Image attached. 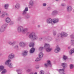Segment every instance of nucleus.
Returning a JSON list of instances; mask_svg holds the SVG:
<instances>
[{
	"label": "nucleus",
	"mask_w": 74,
	"mask_h": 74,
	"mask_svg": "<svg viewBox=\"0 0 74 74\" xmlns=\"http://www.w3.org/2000/svg\"><path fill=\"white\" fill-rule=\"evenodd\" d=\"M17 31L18 33H22L23 34H25L29 31V29L26 28H24L22 26H19L17 28Z\"/></svg>",
	"instance_id": "nucleus-1"
},
{
	"label": "nucleus",
	"mask_w": 74,
	"mask_h": 74,
	"mask_svg": "<svg viewBox=\"0 0 74 74\" xmlns=\"http://www.w3.org/2000/svg\"><path fill=\"white\" fill-rule=\"evenodd\" d=\"M28 37L29 38L33 40H37L38 39V36L36 35V33L34 32H31L28 36Z\"/></svg>",
	"instance_id": "nucleus-2"
},
{
	"label": "nucleus",
	"mask_w": 74,
	"mask_h": 74,
	"mask_svg": "<svg viewBox=\"0 0 74 74\" xmlns=\"http://www.w3.org/2000/svg\"><path fill=\"white\" fill-rule=\"evenodd\" d=\"M11 60L9 59L7 60L5 62V64L7 65L8 67H10V68H12V64L11 63H10V62H11Z\"/></svg>",
	"instance_id": "nucleus-3"
},
{
	"label": "nucleus",
	"mask_w": 74,
	"mask_h": 74,
	"mask_svg": "<svg viewBox=\"0 0 74 74\" xmlns=\"http://www.w3.org/2000/svg\"><path fill=\"white\" fill-rule=\"evenodd\" d=\"M7 24H4L1 26L0 29V32H1L2 33L3 32H4L5 31V29H6V27H7Z\"/></svg>",
	"instance_id": "nucleus-4"
},
{
	"label": "nucleus",
	"mask_w": 74,
	"mask_h": 74,
	"mask_svg": "<svg viewBox=\"0 0 74 74\" xmlns=\"http://www.w3.org/2000/svg\"><path fill=\"white\" fill-rule=\"evenodd\" d=\"M43 55H44V54L42 53V52L40 53L39 54V58H37L35 60V61L36 62H37V61H40V60H41L42 58L43 57Z\"/></svg>",
	"instance_id": "nucleus-5"
},
{
	"label": "nucleus",
	"mask_w": 74,
	"mask_h": 74,
	"mask_svg": "<svg viewBox=\"0 0 74 74\" xmlns=\"http://www.w3.org/2000/svg\"><path fill=\"white\" fill-rule=\"evenodd\" d=\"M34 1L30 0L29 2V5H28L29 8H32L34 7Z\"/></svg>",
	"instance_id": "nucleus-6"
},
{
	"label": "nucleus",
	"mask_w": 74,
	"mask_h": 74,
	"mask_svg": "<svg viewBox=\"0 0 74 74\" xmlns=\"http://www.w3.org/2000/svg\"><path fill=\"white\" fill-rule=\"evenodd\" d=\"M15 58V54L13 53L10 54L8 57V59L10 60V59H14Z\"/></svg>",
	"instance_id": "nucleus-7"
},
{
	"label": "nucleus",
	"mask_w": 74,
	"mask_h": 74,
	"mask_svg": "<svg viewBox=\"0 0 74 74\" xmlns=\"http://www.w3.org/2000/svg\"><path fill=\"white\" fill-rule=\"evenodd\" d=\"M28 8L26 7L24 10H23L22 12L23 15L24 16L27 13V12L28 11Z\"/></svg>",
	"instance_id": "nucleus-8"
},
{
	"label": "nucleus",
	"mask_w": 74,
	"mask_h": 74,
	"mask_svg": "<svg viewBox=\"0 0 74 74\" xmlns=\"http://www.w3.org/2000/svg\"><path fill=\"white\" fill-rule=\"evenodd\" d=\"M19 45L20 47L23 48V47H25L26 46V44L23 42H21L19 43Z\"/></svg>",
	"instance_id": "nucleus-9"
},
{
	"label": "nucleus",
	"mask_w": 74,
	"mask_h": 74,
	"mask_svg": "<svg viewBox=\"0 0 74 74\" xmlns=\"http://www.w3.org/2000/svg\"><path fill=\"white\" fill-rule=\"evenodd\" d=\"M58 14V11L56 10H54L52 11L51 15L53 16H55Z\"/></svg>",
	"instance_id": "nucleus-10"
},
{
	"label": "nucleus",
	"mask_w": 74,
	"mask_h": 74,
	"mask_svg": "<svg viewBox=\"0 0 74 74\" xmlns=\"http://www.w3.org/2000/svg\"><path fill=\"white\" fill-rule=\"evenodd\" d=\"M67 34L66 32H62L60 34L61 37H67Z\"/></svg>",
	"instance_id": "nucleus-11"
},
{
	"label": "nucleus",
	"mask_w": 74,
	"mask_h": 74,
	"mask_svg": "<svg viewBox=\"0 0 74 74\" xmlns=\"http://www.w3.org/2000/svg\"><path fill=\"white\" fill-rule=\"evenodd\" d=\"M46 22L48 24L51 23L52 22V19L51 18H47L46 20Z\"/></svg>",
	"instance_id": "nucleus-12"
},
{
	"label": "nucleus",
	"mask_w": 74,
	"mask_h": 74,
	"mask_svg": "<svg viewBox=\"0 0 74 74\" xmlns=\"http://www.w3.org/2000/svg\"><path fill=\"white\" fill-rule=\"evenodd\" d=\"M71 38V39H72L71 40V42L72 44V45H74V36L73 35H71L70 36Z\"/></svg>",
	"instance_id": "nucleus-13"
},
{
	"label": "nucleus",
	"mask_w": 74,
	"mask_h": 74,
	"mask_svg": "<svg viewBox=\"0 0 74 74\" xmlns=\"http://www.w3.org/2000/svg\"><path fill=\"white\" fill-rule=\"evenodd\" d=\"M60 51V48L58 46H57L56 47V48L54 52L55 53H58Z\"/></svg>",
	"instance_id": "nucleus-14"
},
{
	"label": "nucleus",
	"mask_w": 74,
	"mask_h": 74,
	"mask_svg": "<svg viewBox=\"0 0 74 74\" xmlns=\"http://www.w3.org/2000/svg\"><path fill=\"white\" fill-rule=\"evenodd\" d=\"M45 39L47 40H48V41H51V40H52V38L49 35L47 36Z\"/></svg>",
	"instance_id": "nucleus-15"
},
{
	"label": "nucleus",
	"mask_w": 74,
	"mask_h": 74,
	"mask_svg": "<svg viewBox=\"0 0 74 74\" xmlns=\"http://www.w3.org/2000/svg\"><path fill=\"white\" fill-rule=\"evenodd\" d=\"M27 55V51H23L22 53V55L23 56H26Z\"/></svg>",
	"instance_id": "nucleus-16"
},
{
	"label": "nucleus",
	"mask_w": 74,
	"mask_h": 74,
	"mask_svg": "<svg viewBox=\"0 0 74 74\" xmlns=\"http://www.w3.org/2000/svg\"><path fill=\"white\" fill-rule=\"evenodd\" d=\"M15 7L16 9H19L21 7L20 4L18 3H16L15 5Z\"/></svg>",
	"instance_id": "nucleus-17"
},
{
	"label": "nucleus",
	"mask_w": 74,
	"mask_h": 74,
	"mask_svg": "<svg viewBox=\"0 0 74 74\" xmlns=\"http://www.w3.org/2000/svg\"><path fill=\"white\" fill-rule=\"evenodd\" d=\"M67 9L68 12H71L72 10V8L71 6H67Z\"/></svg>",
	"instance_id": "nucleus-18"
},
{
	"label": "nucleus",
	"mask_w": 74,
	"mask_h": 74,
	"mask_svg": "<svg viewBox=\"0 0 74 74\" xmlns=\"http://www.w3.org/2000/svg\"><path fill=\"white\" fill-rule=\"evenodd\" d=\"M45 49L46 50V51L47 52H51V51L52 50V48H50L49 47Z\"/></svg>",
	"instance_id": "nucleus-19"
},
{
	"label": "nucleus",
	"mask_w": 74,
	"mask_h": 74,
	"mask_svg": "<svg viewBox=\"0 0 74 74\" xmlns=\"http://www.w3.org/2000/svg\"><path fill=\"white\" fill-rule=\"evenodd\" d=\"M53 22L54 23H58V22H59V19L58 18H55L53 19Z\"/></svg>",
	"instance_id": "nucleus-20"
},
{
	"label": "nucleus",
	"mask_w": 74,
	"mask_h": 74,
	"mask_svg": "<svg viewBox=\"0 0 74 74\" xmlns=\"http://www.w3.org/2000/svg\"><path fill=\"white\" fill-rule=\"evenodd\" d=\"M61 65L62 66V67L63 68V69H65L66 68V67L67 66V64L65 63H62Z\"/></svg>",
	"instance_id": "nucleus-21"
},
{
	"label": "nucleus",
	"mask_w": 74,
	"mask_h": 74,
	"mask_svg": "<svg viewBox=\"0 0 74 74\" xmlns=\"http://www.w3.org/2000/svg\"><path fill=\"white\" fill-rule=\"evenodd\" d=\"M50 47V45L47 43H45L44 45V48L45 49L47 48H49Z\"/></svg>",
	"instance_id": "nucleus-22"
},
{
	"label": "nucleus",
	"mask_w": 74,
	"mask_h": 74,
	"mask_svg": "<svg viewBox=\"0 0 74 74\" xmlns=\"http://www.w3.org/2000/svg\"><path fill=\"white\" fill-rule=\"evenodd\" d=\"M24 18L26 19H29L30 18V16L29 14H27L24 16Z\"/></svg>",
	"instance_id": "nucleus-23"
},
{
	"label": "nucleus",
	"mask_w": 74,
	"mask_h": 74,
	"mask_svg": "<svg viewBox=\"0 0 74 74\" xmlns=\"http://www.w3.org/2000/svg\"><path fill=\"white\" fill-rule=\"evenodd\" d=\"M35 51V49L34 47H32L30 50V53H33Z\"/></svg>",
	"instance_id": "nucleus-24"
},
{
	"label": "nucleus",
	"mask_w": 74,
	"mask_h": 74,
	"mask_svg": "<svg viewBox=\"0 0 74 74\" xmlns=\"http://www.w3.org/2000/svg\"><path fill=\"white\" fill-rule=\"evenodd\" d=\"M5 22L7 23H10L11 22V19L9 17H7L5 19Z\"/></svg>",
	"instance_id": "nucleus-25"
},
{
	"label": "nucleus",
	"mask_w": 74,
	"mask_h": 74,
	"mask_svg": "<svg viewBox=\"0 0 74 74\" xmlns=\"http://www.w3.org/2000/svg\"><path fill=\"white\" fill-rule=\"evenodd\" d=\"M4 66L3 65H0V72H1L2 71L4 70Z\"/></svg>",
	"instance_id": "nucleus-26"
},
{
	"label": "nucleus",
	"mask_w": 74,
	"mask_h": 74,
	"mask_svg": "<svg viewBox=\"0 0 74 74\" xmlns=\"http://www.w3.org/2000/svg\"><path fill=\"white\" fill-rule=\"evenodd\" d=\"M59 71L60 73L62 74V73H64V69H59Z\"/></svg>",
	"instance_id": "nucleus-27"
},
{
	"label": "nucleus",
	"mask_w": 74,
	"mask_h": 74,
	"mask_svg": "<svg viewBox=\"0 0 74 74\" xmlns=\"http://www.w3.org/2000/svg\"><path fill=\"white\" fill-rule=\"evenodd\" d=\"M34 43L32 42H30L29 44V46L30 47H34Z\"/></svg>",
	"instance_id": "nucleus-28"
},
{
	"label": "nucleus",
	"mask_w": 74,
	"mask_h": 74,
	"mask_svg": "<svg viewBox=\"0 0 74 74\" xmlns=\"http://www.w3.org/2000/svg\"><path fill=\"white\" fill-rule=\"evenodd\" d=\"M9 7V5L8 4H5L4 5V8L6 10H7Z\"/></svg>",
	"instance_id": "nucleus-29"
},
{
	"label": "nucleus",
	"mask_w": 74,
	"mask_h": 74,
	"mask_svg": "<svg viewBox=\"0 0 74 74\" xmlns=\"http://www.w3.org/2000/svg\"><path fill=\"white\" fill-rule=\"evenodd\" d=\"M73 53H74V48L71 49L70 52V54L71 55Z\"/></svg>",
	"instance_id": "nucleus-30"
},
{
	"label": "nucleus",
	"mask_w": 74,
	"mask_h": 74,
	"mask_svg": "<svg viewBox=\"0 0 74 74\" xmlns=\"http://www.w3.org/2000/svg\"><path fill=\"white\" fill-rule=\"evenodd\" d=\"M8 44H9L10 45H14L15 44V42H12L11 41L9 42Z\"/></svg>",
	"instance_id": "nucleus-31"
},
{
	"label": "nucleus",
	"mask_w": 74,
	"mask_h": 74,
	"mask_svg": "<svg viewBox=\"0 0 74 74\" xmlns=\"http://www.w3.org/2000/svg\"><path fill=\"white\" fill-rule=\"evenodd\" d=\"M32 71V69H27L26 70V72L27 73H29V72H30V71Z\"/></svg>",
	"instance_id": "nucleus-32"
},
{
	"label": "nucleus",
	"mask_w": 74,
	"mask_h": 74,
	"mask_svg": "<svg viewBox=\"0 0 74 74\" xmlns=\"http://www.w3.org/2000/svg\"><path fill=\"white\" fill-rule=\"evenodd\" d=\"M47 64L49 65V66H51V61L50 60H48L47 61Z\"/></svg>",
	"instance_id": "nucleus-33"
},
{
	"label": "nucleus",
	"mask_w": 74,
	"mask_h": 74,
	"mask_svg": "<svg viewBox=\"0 0 74 74\" xmlns=\"http://www.w3.org/2000/svg\"><path fill=\"white\" fill-rule=\"evenodd\" d=\"M63 58L64 60H66L67 59V57L64 55H63Z\"/></svg>",
	"instance_id": "nucleus-34"
},
{
	"label": "nucleus",
	"mask_w": 74,
	"mask_h": 74,
	"mask_svg": "<svg viewBox=\"0 0 74 74\" xmlns=\"http://www.w3.org/2000/svg\"><path fill=\"white\" fill-rule=\"evenodd\" d=\"M7 72V70L5 69L4 70L2 71L1 72V73L2 74H5Z\"/></svg>",
	"instance_id": "nucleus-35"
},
{
	"label": "nucleus",
	"mask_w": 74,
	"mask_h": 74,
	"mask_svg": "<svg viewBox=\"0 0 74 74\" xmlns=\"http://www.w3.org/2000/svg\"><path fill=\"white\" fill-rule=\"evenodd\" d=\"M45 67H48L49 65L47 64V63H45L44 64Z\"/></svg>",
	"instance_id": "nucleus-36"
},
{
	"label": "nucleus",
	"mask_w": 74,
	"mask_h": 74,
	"mask_svg": "<svg viewBox=\"0 0 74 74\" xmlns=\"http://www.w3.org/2000/svg\"><path fill=\"white\" fill-rule=\"evenodd\" d=\"M70 69H73L74 68V65L73 64H71L70 65Z\"/></svg>",
	"instance_id": "nucleus-37"
},
{
	"label": "nucleus",
	"mask_w": 74,
	"mask_h": 74,
	"mask_svg": "<svg viewBox=\"0 0 74 74\" xmlns=\"http://www.w3.org/2000/svg\"><path fill=\"white\" fill-rule=\"evenodd\" d=\"M53 34L54 36H55L56 34V31L53 30Z\"/></svg>",
	"instance_id": "nucleus-38"
},
{
	"label": "nucleus",
	"mask_w": 74,
	"mask_h": 74,
	"mask_svg": "<svg viewBox=\"0 0 74 74\" xmlns=\"http://www.w3.org/2000/svg\"><path fill=\"white\" fill-rule=\"evenodd\" d=\"M14 48L16 49L17 50H18V45H16L15 46Z\"/></svg>",
	"instance_id": "nucleus-39"
},
{
	"label": "nucleus",
	"mask_w": 74,
	"mask_h": 74,
	"mask_svg": "<svg viewBox=\"0 0 74 74\" xmlns=\"http://www.w3.org/2000/svg\"><path fill=\"white\" fill-rule=\"evenodd\" d=\"M40 74H44V71H43L41 70L40 72Z\"/></svg>",
	"instance_id": "nucleus-40"
},
{
	"label": "nucleus",
	"mask_w": 74,
	"mask_h": 74,
	"mask_svg": "<svg viewBox=\"0 0 74 74\" xmlns=\"http://www.w3.org/2000/svg\"><path fill=\"white\" fill-rule=\"evenodd\" d=\"M42 5L43 7H45L47 6V3H42Z\"/></svg>",
	"instance_id": "nucleus-41"
},
{
	"label": "nucleus",
	"mask_w": 74,
	"mask_h": 74,
	"mask_svg": "<svg viewBox=\"0 0 74 74\" xmlns=\"http://www.w3.org/2000/svg\"><path fill=\"white\" fill-rule=\"evenodd\" d=\"M21 19H22V18L21 17H19L17 18V21H20V20H21Z\"/></svg>",
	"instance_id": "nucleus-42"
},
{
	"label": "nucleus",
	"mask_w": 74,
	"mask_h": 74,
	"mask_svg": "<svg viewBox=\"0 0 74 74\" xmlns=\"http://www.w3.org/2000/svg\"><path fill=\"white\" fill-rule=\"evenodd\" d=\"M21 71H22V69H19L17 71V73H19V72H21Z\"/></svg>",
	"instance_id": "nucleus-43"
},
{
	"label": "nucleus",
	"mask_w": 74,
	"mask_h": 74,
	"mask_svg": "<svg viewBox=\"0 0 74 74\" xmlns=\"http://www.w3.org/2000/svg\"><path fill=\"white\" fill-rule=\"evenodd\" d=\"M44 49V48L42 47H40L39 48V49L40 51L42 50V49Z\"/></svg>",
	"instance_id": "nucleus-44"
},
{
	"label": "nucleus",
	"mask_w": 74,
	"mask_h": 74,
	"mask_svg": "<svg viewBox=\"0 0 74 74\" xmlns=\"http://www.w3.org/2000/svg\"><path fill=\"white\" fill-rule=\"evenodd\" d=\"M43 37H41L39 39V41H42V39H43Z\"/></svg>",
	"instance_id": "nucleus-45"
},
{
	"label": "nucleus",
	"mask_w": 74,
	"mask_h": 74,
	"mask_svg": "<svg viewBox=\"0 0 74 74\" xmlns=\"http://www.w3.org/2000/svg\"><path fill=\"white\" fill-rule=\"evenodd\" d=\"M61 6H66V4L64 3H62L61 5Z\"/></svg>",
	"instance_id": "nucleus-46"
},
{
	"label": "nucleus",
	"mask_w": 74,
	"mask_h": 74,
	"mask_svg": "<svg viewBox=\"0 0 74 74\" xmlns=\"http://www.w3.org/2000/svg\"><path fill=\"white\" fill-rule=\"evenodd\" d=\"M13 24L14 22L13 21H11L10 23V25H13Z\"/></svg>",
	"instance_id": "nucleus-47"
},
{
	"label": "nucleus",
	"mask_w": 74,
	"mask_h": 74,
	"mask_svg": "<svg viewBox=\"0 0 74 74\" xmlns=\"http://www.w3.org/2000/svg\"><path fill=\"white\" fill-rule=\"evenodd\" d=\"M51 10V8L50 7H48L47 8V10H48V11H50V10Z\"/></svg>",
	"instance_id": "nucleus-48"
},
{
	"label": "nucleus",
	"mask_w": 74,
	"mask_h": 74,
	"mask_svg": "<svg viewBox=\"0 0 74 74\" xmlns=\"http://www.w3.org/2000/svg\"><path fill=\"white\" fill-rule=\"evenodd\" d=\"M4 16H5V14H2V15H1V17H4Z\"/></svg>",
	"instance_id": "nucleus-49"
},
{
	"label": "nucleus",
	"mask_w": 74,
	"mask_h": 74,
	"mask_svg": "<svg viewBox=\"0 0 74 74\" xmlns=\"http://www.w3.org/2000/svg\"><path fill=\"white\" fill-rule=\"evenodd\" d=\"M34 74V72H31L29 74Z\"/></svg>",
	"instance_id": "nucleus-50"
},
{
	"label": "nucleus",
	"mask_w": 74,
	"mask_h": 74,
	"mask_svg": "<svg viewBox=\"0 0 74 74\" xmlns=\"http://www.w3.org/2000/svg\"><path fill=\"white\" fill-rule=\"evenodd\" d=\"M71 48V46H69V47H68V49H70Z\"/></svg>",
	"instance_id": "nucleus-51"
},
{
	"label": "nucleus",
	"mask_w": 74,
	"mask_h": 74,
	"mask_svg": "<svg viewBox=\"0 0 74 74\" xmlns=\"http://www.w3.org/2000/svg\"><path fill=\"white\" fill-rule=\"evenodd\" d=\"M38 28L40 27V25H38Z\"/></svg>",
	"instance_id": "nucleus-52"
},
{
	"label": "nucleus",
	"mask_w": 74,
	"mask_h": 74,
	"mask_svg": "<svg viewBox=\"0 0 74 74\" xmlns=\"http://www.w3.org/2000/svg\"><path fill=\"white\" fill-rule=\"evenodd\" d=\"M4 12H2V14H4Z\"/></svg>",
	"instance_id": "nucleus-53"
},
{
	"label": "nucleus",
	"mask_w": 74,
	"mask_h": 74,
	"mask_svg": "<svg viewBox=\"0 0 74 74\" xmlns=\"http://www.w3.org/2000/svg\"><path fill=\"white\" fill-rule=\"evenodd\" d=\"M43 32L44 33H46V31H43Z\"/></svg>",
	"instance_id": "nucleus-54"
},
{
	"label": "nucleus",
	"mask_w": 74,
	"mask_h": 74,
	"mask_svg": "<svg viewBox=\"0 0 74 74\" xmlns=\"http://www.w3.org/2000/svg\"><path fill=\"white\" fill-rule=\"evenodd\" d=\"M18 74H21V73H18Z\"/></svg>",
	"instance_id": "nucleus-55"
},
{
	"label": "nucleus",
	"mask_w": 74,
	"mask_h": 74,
	"mask_svg": "<svg viewBox=\"0 0 74 74\" xmlns=\"http://www.w3.org/2000/svg\"><path fill=\"white\" fill-rule=\"evenodd\" d=\"M1 56V54H0V56Z\"/></svg>",
	"instance_id": "nucleus-56"
},
{
	"label": "nucleus",
	"mask_w": 74,
	"mask_h": 74,
	"mask_svg": "<svg viewBox=\"0 0 74 74\" xmlns=\"http://www.w3.org/2000/svg\"><path fill=\"white\" fill-rule=\"evenodd\" d=\"M6 15H8V14L7 13L6 14Z\"/></svg>",
	"instance_id": "nucleus-57"
},
{
	"label": "nucleus",
	"mask_w": 74,
	"mask_h": 74,
	"mask_svg": "<svg viewBox=\"0 0 74 74\" xmlns=\"http://www.w3.org/2000/svg\"><path fill=\"white\" fill-rule=\"evenodd\" d=\"M39 68H36V69H39Z\"/></svg>",
	"instance_id": "nucleus-58"
},
{
	"label": "nucleus",
	"mask_w": 74,
	"mask_h": 74,
	"mask_svg": "<svg viewBox=\"0 0 74 74\" xmlns=\"http://www.w3.org/2000/svg\"><path fill=\"white\" fill-rule=\"evenodd\" d=\"M59 0H56V1H58Z\"/></svg>",
	"instance_id": "nucleus-59"
},
{
	"label": "nucleus",
	"mask_w": 74,
	"mask_h": 74,
	"mask_svg": "<svg viewBox=\"0 0 74 74\" xmlns=\"http://www.w3.org/2000/svg\"><path fill=\"white\" fill-rule=\"evenodd\" d=\"M1 13V11L0 10V14Z\"/></svg>",
	"instance_id": "nucleus-60"
},
{
	"label": "nucleus",
	"mask_w": 74,
	"mask_h": 74,
	"mask_svg": "<svg viewBox=\"0 0 74 74\" xmlns=\"http://www.w3.org/2000/svg\"><path fill=\"white\" fill-rule=\"evenodd\" d=\"M66 0H64V1H66Z\"/></svg>",
	"instance_id": "nucleus-61"
}]
</instances>
